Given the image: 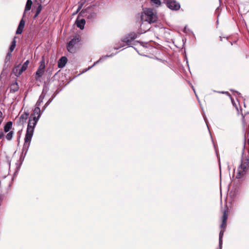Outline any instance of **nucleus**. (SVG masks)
<instances>
[{"label":"nucleus","instance_id":"nucleus-1","mask_svg":"<svg viewBox=\"0 0 249 249\" xmlns=\"http://www.w3.org/2000/svg\"><path fill=\"white\" fill-rule=\"evenodd\" d=\"M142 23L140 25L141 33H145L150 28V23L155 22L158 19L157 14L153 9L145 8L141 16Z\"/></svg>","mask_w":249,"mask_h":249},{"label":"nucleus","instance_id":"nucleus-2","mask_svg":"<svg viewBox=\"0 0 249 249\" xmlns=\"http://www.w3.org/2000/svg\"><path fill=\"white\" fill-rule=\"evenodd\" d=\"M38 120L35 117H30L28 124L27 129L24 138V143L23 147V152L25 150L26 153L33 135L34 128Z\"/></svg>","mask_w":249,"mask_h":249},{"label":"nucleus","instance_id":"nucleus-3","mask_svg":"<svg viewBox=\"0 0 249 249\" xmlns=\"http://www.w3.org/2000/svg\"><path fill=\"white\" fill-rule=\"evenodd\" d=\"M32 4H33V2L31 0H27L26 4V6H25L23 18L20 20L19 25L18 27L17 31H16L17 34H21L22 33V32L23 31V28L25 25V21L23 19V18L25 16L26 12L28 11H29L31 9Z\"/></svg>","mask_w":249,"mask_h":249},{"label":"nucleus","instance_id":"nucleus-4","mask_svg":"<svg viewBox=\"0 0 249 249\" xmlns=\"http://www.w3.org/2000/svg\"><path fill=\"white\" fill-rule=\"evenodd\" d=\"M249 162L248 160H242L240 166L237 169L236 178H241L246 173L249 167Z\"/></svg>","mask_w":249,"mask_h":249},{"label":"nucleus","instance_id":"nucleus-5","mask_svg":"<svg viewBox=\"0 0 249 249\" xmlns=\"http://www.w3.org/2000/svg\"><path fill=\"white\" fill-rule=\"evenodd\" d=\"M45 65L44 60L40 61V65L35 74V78L36 81H40V78L43 76L45 72Z\"/></svg>","mask_w":249,"mask_h":249},{"label":"nucleus","instance_id":"nucleus-6","mask_svg":"<svg viewBox=\"0 0 249 249\" xmlns=\"http://www.w3.org/2000/svg\"><path fill=\"white\" fill-rule=\"evenodd\" d=\"M167 6L171 10H178L180 8V4L176 0H164Z\"/></svg>","mask_w":249,"mask_h":249},{"label":"nucleus","instance_id":"nucleus-7","mask_svg":"<svg viewBox=\"0 0 249 249\" xmlns=\"http://www.w3.org/2000/svg\"><path fill=\"white\" fill-rule=\"evenodd\" d=\"M87 13V10H82L79 14L77 19L75 21V24L77 27L79 28L81 30H83L84 28L85 25L86 24V21L84 19L81 18L79 19V17L82 15H85Z\"/></svg>","mask_w":249,"mask_h":249},{"label":"nucleus","instance_id":"nucleus-8","mask_svg":"<svg viewBox=\"0 0 249 249\" xmlns=\"http://www.w3.org/2000/svg\"><path fill=\"white\" fill-rule=\"evenodd\" d=\"M140 34H142L141 32L138 34L135 33H130L125 37H124L122 39V41L124 43H125L127 45H129L131 42L135 38H137Z\"/></svg>","mask_w":249,"mask_h":249},{"label":"nucleus","instance_id":"nucleus-9","mask_svg":"<svg viewBox=\"0 0 249 249\" xmlns=\"http://www.w3.org/2000/svg\"><path fill=\"white\" fill-rule=\"evenodd\" d=\"M79 42L78 38H74L71 39L67 45V50L70 53H72L74 51V46Z\"/></svg>","mask_w":249,"mask_h":249},{"label":"nucleus","instance_id":"nucleus-10","mask_svg":"<svg viewBox=\"0 0 249 249\" xmlns=\"http://www.w3.org/2000/svg\"><path fill=\"white\" fill-rule=\"evenodd\" d=\"M227 219H228V212H227V211L225 210L223 212V216H222V223L221 225V231L222 230V231H225V229L226 228V222H227Z\"/></svg>","mask_w":249,"mask_h":249},{"label":"nucleus","instance_id":"nucleus-11","mask_svg":"<svg viewBox=\"0 0 249 249\" xmlns=\"http://www.w3.org/2000/svg\"><path fill=\"white\" fill-rule=\"evenodd\" d=\"M29 115V114L27 112H24L22 114L18 119L19 124L23 125L26 122L28 118Z\"/></svg>","mask_w":249,"mask_h":249},{"label":"nucleus","instance_id":"nucleus-12","mask_svg":"<svg viewBox=\"0 0 249 249\" xmlns=\"http://www.w3.org/2000/svg\"><path fill=\"white\" fill-rule=\"evenodd\" d=\"M41 115V113L40 112V109L39 107L36 106L35 108L33 113L31 115V117L33 118V117H36L39 120L40 117Z\"/></svg>","mask_w":249,"mask_h":249},{"label":"nucleus","instance_id":"nucleus-13","mask_svg":"<svg viewBox=\"0 0 249 249\" xmlns=\"http://www.w3.org/2000/svg\"><path fill=\"white\" fill-rule=\"evenodd\" d=\"M67 62V58L65 56L61 57L58 62V67L59 68L64 67Z\"/></svg>","mask_w":249,"mask_h":249},{"label":"nucleus","instance_id":"nucleus-14","mask_svg":"<svg viewBox=\"0 0 249 249\" xmlns=\"http://www.w3.org/2000/svg\"><path fill=\"white\" fill-rule=\"evenodd\" d=\"M29 64V61L26 60L22 65L21 67H20V70L19 71L18 74H21L23 71L26 70Z\"/></svg>","mask_w":249,"mask_h":249},{"label":"nucleus","instance_id":"nucleus-15","mask_svg":"<svg viewBox=\"0 0 249 249\" xmlns=\"http://www.w3.org/2000/svg\"><path fill=\"white\" fill-rule=\"evenodd\" d=\"M12 124H13L12 122H8L4 126V132L5 133L10 132V130L12 128Z\"/></svg>","mask_w":249,"mask_h":249},{"label":"nucleus","instance_id":"nucleus-16","mask_svg":"<svg viewBox=\"0 0 249 249\" xmlns=\"http://www.w3.org/2000/svg\"><path fill=\"white\" fill-rule=\"evenodd\" d=\"M112 56V55H106V56H103L102 58H101L100 59V60H99L98 61H96V62H94V64H93L91 66L89 67L88 69H86V70L83 71V72H86V71H89V70H90L91 68H92L93 67H94V66L96 64H97V63L99 62V61L101 60L102 59H103V58H104V59H105V58H106V57H110V56Z\"/></svg>","mask_w":249,"mask_h":249},{"label":"nucleus","instance_id":"nucleus-17","mask_svg":"<svg viewBox=\"0 0 249 249\" xmlns=\"http://www.w3.org/2000/svg\"><path fill=\"white\" fill-rule=\"evenodd\" d=\"M45 95L42 93L39 97L38 100H37L36 103V106L39 107L41 104L42 103L43 100L44 98Z\"/></svg>","mask_w":249,"mask_h":249},{"label":"nucleus","instance_id":"nucleus-18","mask_svg":"<svg viewBox=\"0 0 249 249\" xmlns=\"http://www.w3.org/2000/svg\"><path fill=\"white\" fill-rule=\"evenodd\" d=\"M16 46V41L15 40V39H14L12 42V43L10 46L9 51L8 52H10L11 53L13 51V50L15 49Z\"/></svg>","mask_w":249,"mask_h":249},{"label":"nucleus","instance_id":"nucleus-19","mask_svg":"<svg viewBox=\"0 0 249 249\" xmlns=\"http://www.w3.org/2000/svg\"><path fill=\"white\" fill-rule=\"evenodd\" d=\"M150 1L152 5H154L157 7H159L161 5V2L160 0H151Z\"/></svg>","mask_w":249,"mask_h":249},{"label":"nucleus","instance_id":"nucleus-20","mask_svg":"<svg viewBox=\"0 0 249 249\" xmlns=\"http://www.w3.org/2000/svg\"><path fill=\"white\" fill-rule=\"evenodd\" d=\"M13 135H14L13 131H10V132H8V133L5 136L6 139L8 141H11L13 138Z\"/></svg>","mask_w":249,"mask_h":249},{"label":"nucleus","instance_id":"nucleus-21","mask_svg":"<svg viewBox=\"0 0 249 249\" xmlns=\"http://www.w3.org/2000/svg\"><path fill=\"white\" fill-rule=\"evenodd\" d=\"M42 10V5L41 4H38V6L36 9V14L34 16V18H35L36 17H37V16L40 14Z\"/></svg>","mask_w":249,"mask_h":249},{"label":"nucleus","instance_id":"nucleus-22","mask_svg":"<svg viewBox=\"0 0 249 249\" xmlns=\"http://www.w3.org/2000/svg\"><path fill=\"white\" fill-rule=\"evenodd\" d=\"M85 1H86V0H81V1L79 3L77 11L73 14H77L81 9Z\"/></svg>","mask_w":249,"mask_h":249},{"label":"nucleus","instance_id":"nucleus-23","mask_svg":"<svg viewBox=\"0 0 249 249\" xmlns=\"http://www.w3.org/2000/svg\"><path fill=\"white\" fill-rule=\"evenodd\" d=\"M19 70H20V67L19 66H18L13 69V72L16 76H18L20 75V74H18Z\"/></svg>","mask_w":249,"mask_h":249},{"label":"nucleus","instance_id":"nucleus-24","mask_svg":"<svg viewBox=\"0 0 249 249\" xmlns=\"http://www.w3.org/2000/svg\"><path fill=\"white\" fill-rule=\"evenodd\" d=\"M18 89V87L17 83L13 84L11 86V90H12L14 92L17 91Z\"/></svg>","mask_w":249,"mask_h":249},{"label":"nucleus","instance_id":"nucleus-25","mask_svg":"<svg viewBox=\"0 0 249 249\" xmlns=\"http://www.w3.org/2000/svg\"><path fill=\"white\" fill-rule=\"evenodd\" d=\"M85 16H86L88 18H94L96 17V14L94 13H92L89 15L86 14Z\"/></svg>","mask_w":249,"mask_h":249},{"label":"nucleus","instance_id":"nucleus-26","mask_svg":"<svg viewBox=\"0 0 249 249\" xmlns=\"http://www.w3.org/2000/svg\"><path fill=\"white\" fill-rule=\"evenodd\" d=\"M11 53L10 52H8L6 55L5 60L8 61H9L10 59V58L11 57Z\"/></svg>","mask_w":249,"mask_h":249},{"label":"nucleus","instance_id":"nucleus-27","mask_svg":"<svg viewBox=\"0 0 249 249\" xmlns=\"http://www.w3.org/2000/svg\"><path fill=\"white\" fill-rule=\"evenodd\" d=\"M52 100H53L52 99H50L48 101V102L45 104V105L44 106L43 110L45 109L46 107L51 103Z\"/></svg>","mask_w":249,"mask_h":249},{"label":"nucleus","instance_id":"nucleus-28","mask_svg":"<svg viewBox=\"0 0 249 249\" xmlns=\"http://www.w3.org/2000/svg\"><path fill=\"white\" fill-rule=\"evenodd\" d=\"M4 136V132L1 131H0V139H1L3 138Z\"/></svg>","mask_w":249,"mask_h":249},{"label":"nucleus","instance_id":"nucleus-29","mask_svg":"<svg viewBox=\"0 0 249 249\" xmlns=\"http://www.w3.org/2000/svg\"><path fill=\"white\" fill-rule=\"evenodd\" d=\"M204 120H205V123H206V124L207 125V127H208V128H209V126H208V124H207V119H206L205 117H204Z\"/></svg>","mask_w":249,"mask_h":249},{"label":"nucleus","instance_id":"nucleus-30","mask_svg":"<svg viewBox=\"0 0 249 249\" xmlns=\"http://www.w3.org/2000/svg\"><path fill=\"white\" fill-rule=\"evenodd\" d=\"M221 93H225V94H227V95H230V94H229V93L228 92H224V91H222V92H221Z\"/></svg>","mask_w":249,"mask_h":249},{"label":"nucleus","instance_id":"nucleus-31","mask_svg":"<svg viewBox=\"0 0 249 249\" xmlns=\"http://www.w3.org/2000/svg\"><path fill=\"white\" fill-rule=\"evenodd\" d=\"M1 202H2V200L1 198H0V205H1Z\"/></svg>","mask_w":249,"mask_h":249},{"label":"nucleus","instance_id":"nucleus-32","mask_svg":"<svg viewBox=\"0 0 249 249\" xmlns=\"http://www.w3.org/2000/svg\"><path fill=\"white\" fill-rule=\"evenodd\" d=\"M244 116H243V121H244Z\"/></svg>","mask_w":249,"mask_h":249},{"label":"nucleus","instance_id":"nucleus-33","mask_svg":"<svg viewBox=\"0 0 249 249\" xmlns=\"http://www.w3.org/2000/svg\"><path fill=\"white\" fill-rule=\"evenodd\" d=\"M114 49H118V48H115Z\"/></svg>","mask_w":249,"mask_h":249}]
</instances>
